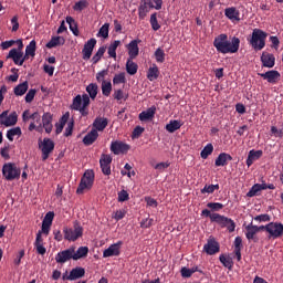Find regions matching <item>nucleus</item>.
<instances>
[{"instance_id":"47","label":"nucleus","mask_w":283,"mask_h":283,"mask_svg":"<svg viewBox=\"0 0 283 283\" xmlns=\"http://www.w3.org/2000/svg\"><path fill=\"white\" fill-rule=\"evenodd\" d=\"M14 136H21V127H14L7 132V138L12 143Z\"/></svg>"},{"instance_id":"59","label":"nucleus","mask_w":283,"mask_h":283,"mask_svg":"<svg viewBox=\"0 0 283 283\" xmlns=\"http://www.w3.org/2000/svg\"><path fill=\"white\" fill-rule=\"evenodd\" d=\"M144 132H145V127L136 126L132 133V138H140Z\"/></svg>"},{"instance_id":"13","label":"nucleus","mask_w":283,"mask_h":283,"mask_svg":"<svg viewBox=\"0 0 283 283\" xmlns=\"http://www.w3.org/2000/svg\"><path fill=\"white\" fill-rule=\"evenodd\" d=\"M94 48H96V39L92 38L84 44V48L82 50L84 61H90V59H92Z\"/></svg>"},{"instance_id":"36","label":"nucleus","mask_w":283,"mask_h":283,"mask_svg":"<svg viewBox=\"0 0 283 283\" xmlns=\"http://www.w3.org/2000/svg\"><path fill=\"white\" fill-rule=\"evenodd\" d=\"M86 92L90 95L88 98L95 101L96 96H98V85L94 83L88 84L86 86Z\"/></svg>"},{"instance_id":"48","label":"nucleus","mask_w":283,"mask_h":283,"mask_svg":"<svg viewBox=\"0 0 283 283\" xmlns=\"http://www.w3.org/2000/svg\"><path fill=\"white\" fill-rule=\"evenodd\" d=\"M90 2H87V0H80L73 6V10L75 12H83V10H85V8H87Z\"/></svg>"},{"instance_id":"24","label":"nucleus","mask_w":283,"mask_h":283,"mask_svg":"<svg viewBox=\"0 0 283 283\" xmlns=\"http://www.w3.org/2000/svg\"><path fill=\"white\" fill-rule=\"evenodd\" d=\"M154 116H156V106H151L147 111H143L139 114V120L145 123L147 120H151L154 118Z\"/></svg>"},{"instance_id":"6","label":"nucleus","mask_w":283,"mask_h":283,"mask_svg":"<svg viewBox=\"0 0 283 283\" xmlns=\"http://www.w3.org/2000/svg\"><path fill=\"white\" fill-rule=\"evenodd\" d=\"M213 221L221 227V229H227L229 233H233L235 231V221L229 217H224L220 213L214 214Z\"/></svg>"},{"instance_id":"63","label":"nucleus","mask_w":283,"mask_h":283,"mask_svg":"<svg viewBox=\"0 0 283 283\" xmlns=\"http://www.w3.org/2000/svg\"><path fill=\"white\" fill-rule=\"evenodd\" d=\"M53 220H54V212L49 211V212L45 214V217H44V219H43L42 222H44V223H46V224H52V221H53Z\"/></svg>"},{"instance_id":"56","label":"nucleus","mask_w":283,"mask_h":283,"mask_svg":"<svg viewBox=\"0 0 283 283\" xmlns=\"http://www.w3.org/2000/svg\"><path fill=\"white\" fill-rule=\"evenodd\" d=\"M118 202H127L129 200V192L127 190H122L117 193Z\"/></svg>"},{"instance_id":"40","label":"nucleus","mask_w":283,"mask_h":283,"mask_svg":"<svg viewBox=\"0 0 283 283\" xmlns=\"http://www.w3.org/2000/svg\"><path fill=\"white\" fill-rule=\"evenodd\" d=\"M28 88H29V84L25 81V82L19 84L18 86H15L13 88V92H14L15 96H23V94H25V92H28Z\"/></svg>"},{"instance_id":"52","label":"nucleus","mask_w":283,"mask_h":283,"mask_svg":"<svg viewBox=\"0 0 283 283\" xmlns=\"http://www.w3.org/2000/svg\"><path fill=\"white\" fill-rule=\"evenodd\" d=\"M97 36H102L103 39H107L109 36V23H104L101 27Z\"/></svg>"},{"instance_id":"53","label":"nucleus","mask_w":283,"mask_h":283,"mask_svg":"<svg viewBox=\"0 0 283 283\" xmlns=\"http://www.w3.org/2000/svg\"><path fill=\"white\" fill-rule=\"evenodd\" d=\"M113 98H115V101H127V98H129V95L125 94V92L119 88L114 92Z\"/></svg>"},{"instance_id":"28","label":"nucleus","mask_w":283,"mask_h":283,"mask_svg":"<svg viewBox=\"0 0 283 283\" xmlns=\"http://www.w3.org/2000/svg\"><path fill=\"white\" fill-rule=\"evenodd\" d=\"M7 59H12L13 63L19 65V63H21V59H23V52L17 49H11Z\"/></svg>"},{"instance_id":"32","label":"nucleus","mask_w":283,"mask_h":283,"mask_svg":"<svg viewBox=\"0 0 283 283\" xmlns=\"http://www.w3.org/2000/svg\"><path fill=\"white\" fill-rule=\"evenodd\" d=\"M158 76H160V70H158V65L153 64V66L148 69L147 78L148 81L154 82L158 80Z\"/></svg>"},{"instance_id":"9","label":"nucleus","mask_w":283,"mask_h":283,"mask_svg":"<svg viewBox=\"0 0 283 283\" xmlns=\"http://www.w3.org/2000/svg\"><path fill=\"white\" fill-rule=\"evenodd\" d=\"M19 120V115H17V112L11 113L8 116V111H4L0 114V125H4V127H13V125H17Z\"/></svg>"},{"instance_id":"10","label":"nucleus","mask_w":283,"mask_h":283,"mask_svg":"<svg viewBox=\"0 0 283 283\" xmlns=\"http://www.w3.org/2000/svg\"><path fill=\"white\" fill-rule=\"evenodd\" d=\"M70 260H74V248H69L64 251H60L55 255V262L57 264H65V262H70Z\"/></svg>"},{"instance_id":"7","label":"nucleus","mask_w":283,"mask_h":283,"mask_svg":"<svg viewBox=\"0 0 283 283\" xmlns=\"http://www.w3.org/2000/svg\"><path fill=\"white\" fill-rule=\"evenodd\" d=\"M39 148L42 151V160H48L50 155L54 151V142L50 138H44L39 143Z\"/></svg>"},{"instance_id":"35","label":"nucleus","mask_w":283,"mask_h":283,"mask_svg":"<svg viewBox=\"0 0 283 283\" xmlns=\"http://www.w3.org/2000/svg\"><path fill=\"white\" fill-rule=\"evenodd\" d=\"M245 238L247 240H255V235L258 233V226L250 223L245 227Z\"/></svg>"},{"instance_id":"5","label":"nucleus","mask_w":283,"mask_h":283,"mask_svg":"<svg viewBox=\"0 0 283 283\" xmlns=\"http://www.w3.org/2000/svg\"><path fill=\"white\" fill-rule=\"evenodd\" d=\"M64 239L69 240V242H76L78 238H83V227H81V223L78 221H75L72 228L65 227L63 229Z\"/></svg>"},{"instance_id":"38","label":"nucleus","mask_w":283,"mask_h":283,"mask_svg":"<svg viewBox=\"0 0 283 283\" xmlns=\"http://www.w3.org/2000/svg\"><path fill=\"white\" fill-rule=\"evenodd\" d=\"M105 52H107V46H101L97 50V52L92 57L93 65H96V63H98L103 59V56L105 55Z\"/></svg>"},{"instance_id":"55","label":"nucleus","mask_w":283,"mask_h":283,"mask_svg":"<svg viewBox=\"0 0 283 283\" xmlns=\"http://www.w3.org/2000/svg\"><path fill=\"white\" fill-rule=\"evenodd\" d=\"M155 59L157 61V63H165V51L160 48H158L155 51Z\"/></svg>"},{"instance_id":"61","label":"nucleus","mask_w":283,"mask_h":283,"mask_svg":"<svg viewBox=\"0 0 283 283\" xmlns=\"http://www.w3.org/2000/svg\"><path fill=\"white\" fill-rule=\"evenodd\" d=\"M34 96H36V90L31 88L25 95V103H32L34 101Z\"/></svg>"},{"instance_id":"29","label":"nucleus","mask_w":283,"mask_h":283,"mask_svg":"<svg viewBox=\"0 0 283 283\" xmlns=\"http://www.w3.org/2000/svg\"><path fill=\"white\" fill-rule=\"evenodd\" d=\"M182 127V122L178 119H170V122L166 125L165 129L169 134H174L175 132H178Z\"/></svg>"},{"instance_id":"60","label":"nucleus","mask_w":283,"mask_h":283,"mask_svg":"<svg viewBox=\"0 0 283 283\" xmlns=\"http://www.w3.org/2000/svg\"><path fill=\"white\" fill-rule=\"evenodd\" d=\"M255 222H271V216L270 214H259L254 217Z\"/></svg>"},{"instance_id":"23","label":"nucleus","mask_w":283,"mask_h":283,"mask_svg":"<svg viewBox=\"0 0 283 283\" xmlns=\"http://www.w3.org/2000/svg\"><path fill=\"white\" fill-rule=\"evenodd\" d=\"M109 122L105 117H96L93 122V129L96 132H104Z\"/></svg>"},{"instance_id":"43","label":"nucleus","mask_w":283,"mask_h":283,"mask_svg":"<svg viewBox=\"0 0 283 283\" xmlns=\"http://www.w3.org/2000/svg\"><path fill=\"white\" fill-rule=\"evenodd\" d=\"M83 107V95H76L73 98L72 105H71V109H73L74 112H77V109H81Z\"/></svg>"},{"instance_id":"44","label":"nucleus","mask_w":283,"mask_h":283,"mask_svg":"<svg viewBox=\"0 0 283 283\" xmlns=\"http://www.w3.org/2000/svg\"><path fill=\"white\" fill-rule=\"evenodd\" d=\"M213 154V144H207L200 153L201 158L207 160Z\"/></svg>"},{"instance_id":"18","label":"nucleus","mask_w":283,"mask_h":283,"mask_svg":"<svg viewBox=\"0 0 283 283\" xmlns=\"http://www.w3.org/2000/svg\"><path fill=\"white\" fill-rule=\"evenodd\" d=\"M52 114L44 113L42 116V130L44 129L46 134H52L53 125H52Z\"/></svg>"},{"instance_id":"17","label":"nucleus","mask_w":283,"mask_h":283,"mask_svg":"<svg viewBox=\"0 0 283 283\" xmlns=\"http://www.w3.org/2000/svg\"><path fill=\"white\" fill-rule=\"evenodd\" d=\"M140 43V40H133L130 41L126 48L128 50V59H136L138 54H140V49L138 48V44Z\"/></svg>"},{"instance_id":"51","label":"nucleus","mask_w":283,"mask_h":283,"mask_svg":"<svg viewBox=\"0 0 283 283\" xmlns=\"http://www.w3.org/2000/svg\"><path fill=\"white\" fill-rule=\"evenodd\" d=\"M102 94L103 96H109L112 94V82H102Z\"/></svg>"},{"instance_id":"2","label":"nucleus","mask_w":283,"mask_h":283,"mask_svg":"<svg viewBox=\"0 0 283 283\" xmlns=\"http://www.w3.org/2000/svg\"><path fill=\"white\" fill-rule=\"evenodd\" d=\"M266 36H269L268 32H264L262 29H254L251 39L249 40L251 48H253L255 52L264 50L266 46Z\"/></svg>"},{"instance_id":"37","label":"nucleus","mask_w":283,"mask_h":283,"mask_svg":"<svg viewBox=\"0 0 283 283\" xmlns=\"http://www.w3.org/2000/svg\"><path fill=\"white\" fill-rule=\"evenodd\" d=\"M66 23L69 24V28L71 32L74 34V36H78V24H76V20L72 17H66Z\"/></svg>"},{"instance_id":"21","label":"nucleus","mask_w":283,"mask_h":283,"mask_svg":"<svg viewBox=\"0 0 283 283\" xmlns=\"http://www.w3.org/2000/svg\"><path fill=\"white\" fill-rule=\"evenodd\" d=\"M261 63L263 67H275V55L271 53H262Z\"/></svg>"},{"instance_id":"62","label":"nucleus","mask_w":283,"mask_h":283,"mask_svg":"<svg viewBox=\"0 0 283 283\" xmlns=\"http://www.w3.org/2000/svg\"><path fill=\"white\" fill-rule=\"evenodd\" d=\"M180 274H181V277H186V279H189L191 277V275H193V273L191 272V269H188L186 266L181 268Z\"/></svg>"},{"instance_id":"54","label":"nucleus","mask_w":283,"mask_h":283,"mask_svg":"<svg viewBox=\"0 0 283 283\" xmlns=\"http://www.w3.org/2000/svg\"><path fill=\"white\" fill-rule=\"evenodd\" d=\"M220 189V185H206L203 189H201V193H213V191H218Z\"/></svg>"},{"instance_id":"8","label":"nucleus","mask_w":283,"mask_h":283,"mask_svg":"<svg viewBox=\"0 0 283 283\" xmlns=\"http://www.w3.org/2000/svg\"><path fill=\"white\" fill-rule=\"evenodd\" d=\"M268 233L269 240H277V238H282L283 235V224L282 222H270L268 223Z\"/></svg>"},{"instance_id":"45","label":"nucleus","mask_w":283,"mask_h":283,"mask_svg":"<svg viewBox=\"0 0 283 283\" xmlns=\"http://www.w3.org/2000/svg\"><path fill=\"white\" fill-rule=\"evenodd\" d=\"M27 56H35L36 55V41L32 40L29 45L25 48Z\"/></svg>"},{"instance_id":"34","label":"nucleus","mask_w":283,"mask_h":283,"mask_svg":"<svg viewBox=\"0 0 283 283\" xmlns=\"http://www.w3.org/2000/svg\"><path fill=\"white\" fill-rule=\"evenodd\" d=\"M126 72L130 76H134L138 72V64L134 62V59H129L126 62Z\"/></svg>"},{"instance_id":"42","label":"nucleus","mask_w":283,"mask_h":283,"mask_svg":"<svg viewBox=\"0 0 283 283\" xmlns=\"http://www.w3.org/2000/svg\"><path fill=\"white\" fill-rule=\"evenodd\" d=\"M219 260H220L221 264H223V266H226V269H229V271H232L233 259H231V256H226L224 254H221L219 256Z\"/></svg>"},{"instance_id":"4","label":"nucleus","mask_w":283,"mask_h":283,"mask_svg":"<svg viewBox=\"0 0 283 283\" xmlns=\"http://www.w3.org/2000/svg\"><path fill=\"white\" fill-rule=\"evenodd\" d=\"M94 170H86L81 178L80 185L76 189V193L81 196L82 193H85V189L90 191V189L94 187Z\"/></svg>"},{"instance_id":"11","label":"nucleus","mask_w":283,"mask_h":283,"mask_svg":"<svg viewBox=\"0 0 283 283\" xmlns=\"http://www.w3.org/2000/svg\"><path fill=\"white\" fill-rule=\"evenodd\" d=\"M99 167L104 176L112 175V156L103 154L99 159Z\"/></svg>"},{"instance_id":"19","label":"nucleus","mask_w":283,"mask_h":283,"mask_svg":"<svg viewBox=\"0 0 283 283\" xmlns=\"http://www.w3.org/2000/svg\"><path fill=\"white\" fill-rule=\"evenodd\" d=\"M231 160H233V157L230 154L221 153L214 160V165L216 167H227Z\"/></svg>"},{"instance_id":"39","label":"nucleus","mask_w":283,"mask_h":283,"mask_svg":"<svg viewBox=\"0 0 283 283\" xmlns=\"http://www.w3.org/2000/svg\"><path fill=\"white\" fill-rule=\"evenodd\" d=\"M148 13H149V2H144L138 8V17L140 21L145 20Z\"/></svg>"},{"instance_id":"46","label":"nucleus","mask_w":283,"mask_h":283,"mask_svg":"<svg viewBox=\"0 0 283 283\" xmlns=\"http://www.w3.org/2000/svg\"><path fill=\"white\" fill-rule=\"evenodd\" d=\"M264 187L261 186V184H255L251 187V189L248 191L247 197L253 198L256 193H260Z\"/></svg>"},{"instance_id":"20","label":"nucleus","mask_w":283,"mask_h":283,"mask_svg":"<svg viewBox=\"0 0 283 283\" xmlns=\"http://www.w3.org/2000/svg\"><path fill=\"white\" fill-rule=\"evenodd\" d=\"M263 155H264V151H262V150H255V149L250 150L248 154L245 165L248 167H251V165H253V163H255V160H260L261 156H263Z\"/></svg>"},{"instance_id":"49","label":"nucleus","mask_w":283,"mask_h":283,"mask_svg":"<svg viewBox=\"0 0 283 283\" xmlns=\"http://www.w3.org/2000/svg\"><path fill=\"white\" fill-rule=\"evenodd\" d=\"M127 83V77H125V73H118L115 74V76L113 77V85H120Z\"/></svg>"},{"instance_id":"16","label":"nucleus","mask_w":283,"mask_h":283,"mask_svg":"<svg viewBox=\"0 0 283 283\" xmlns=\"http://www.w3.org/2000/svg\"><path fill=\"white\" fill-rule=\"evenodd\" d=\"M259 76H261V78H263L264 81H268V83H272L273 85H275V83H277L282 75L279 71L272 70L265 73H259Z\"/></svg>"},{"instance_id":"57","label":"nucleus","mask_w":283,"mask_h":283,"mask_svg":"<svg viewBox=\"0 0 283 283\" xmlns=\"http://www.w3.org/2000/svg\"><path fill=\"white\" fill-rule=\"evenodd\" d=\"M207 207L208 209H211V211H220L221 209H224V205L220 202H208Z\"/></svg>"},{"instance_id":"30","label":"nucleus","mask_w":283,"mask_h":283,"mask_svg":"<svg viewBox=\"0 0 283 283\" xmlns=\"http://www.w3.org/2000/svg\"><path fill=\"white\" fill-rule=\"evenodd\" d=\"M87 253H90V248L80 247L77 251L73 248V260H81L82 258H87Z\"/></svg>"},{"instance_id":"31","label":"nucleus","mask_w":283,"mask_h":283,"mask_svg":"<svg viewBox=\"0 0 283 283\" xmlns=\"http://www.w3.org/2000/svg\"><path fill=\"white\" fill-rule=\"evenodd\" d=\"M67 120H70V112L65 113L60 120L55 124V133L56 135L63 132V127H65Z\"/></svg>"},{"instance_id":"15","label":"nucleus","mask_w":283,"mask_h":283,"mask_svg":"<svg viewBox=\"0 0 283 283\" xmlns=\"http://www.w3.org/2000/svg\"><path fill=\"white\" fill-rule=\"evenodd\" d=\"M203 251H206L208 255H216V253H220V243H218L216 239H210L207 244L203 245Z\"/></svg>"},{"instance_id":"41","label":"nucleus","mask_w":283,"mask_h":283,"mask_svg":"<svg viewBox=\"0 0 283 283\" xmlns=\"http://www.w3.org/2000/svg\"><path fill=\"white\" fill-rule=\"evenodd\" d=\"M119 45H120V40H115L109 44L107 53H108V56H111V59H116V50H118Z\"/></svg>"},{"instance_id":"58","label":"nucleus","mask_w":283,"mask_h":283,"mask_svg":"<svg viewBox=\"0 0 283 283\" xmlns=\"http://www.w3.org/2000/svg\"><path fill=\"white\" fill-rule=\"evenodd\" d=\"M125 216H127V210L120 209L114 213L113 218H114V220H116V222H118V221L123 220V218H125Z\"/></svg>"},{"instance_id":"22","label":"nucleus","mask_w":283,"mask_h":283,"mask_svg":"<svg viewBox=\"0 0 283 283\" xmlns=\"http://www.w3.org/2000/svg\"><path fill=\"white\" fill-rule=\"evenodd\" d=\"M97 139L98 132L92 128V130L84 136L83 144L86 145V147H90V145H94V143H96Z\"/></svg>"},{"instance_id":"50","label":"nucleus","mask_w":283,"mask_h":283,"mask_svg":"<svg viewBox=\"0 0 283 283\" xmlns=\"http://www.w3.org/2000/svg\"><path fill=\"white\" fill-rule=\"evenodd\" d=\"M150 25L154 32H158L160 29V23H158V13H153L150 15Z\"/></svg>"},{"instance_id":"14","label":"nucleus","mask_w":283,"mask_h":283,"mask_svg":"<svg viewBox=\"0 0 283 283\" xmlns=\"http://www.w3.org/2000/svg\"><path fill=\"white\" fill-rule=\"evenodd\" d=\"M111 151L114 153L115 156H118L119 154H127L129 151V145L119 140L112 142Z\"/></svg>"},{"instance_id":"12","label":"nucleus","mask_w":283,"mask_h":283,"mask_svg":"<svg viewBox=\"0 0 283 283\" xmlns=\"http://www.w3.org/2000/svg\"><path fill=\"white\" fill-rule=\"evenodd\" d=\"M120 247H123V241H117L114 244H111L103 252V258H114L120 255Z\"/></svg>"},{"instance_id":"64","label":"nucleus","mask_w":283,"mask_h":283,"mask_svg":"<svg viewBox=\"0 0 283 283\" xmlns=\"http://www.w3.org/2000/svg\"><path fill=\"white\" fill-rule=\"evenodd\" d=\"M107 74H108V71L107 70H103V71H101V72H98L97 74H96V81L98 82V83H103V81H105V76H107Z\"/></svg>"},{"instance_id":"26","label":"nucleus","mask_w":283,"mask_h":283,"mask_svg":"<svg viewBox=\"0 0 283 283\" xmlns=\"http://www.w3.org/2000/svg\"><path fill=\"white\" fill-rule=\"evenodd\" d=\"M59 45H65V38L63 36H52L51 40L46 43L48 50H52V48H59Z\"/></svg>"},{"instance_id":"25","label":"nucleus","mask_w":283,"mask_h":283,"mask_svg":"<svg viewBox=\"0 0 283 283\" xmlns=\"http://www.w3.org/2000/svg\"><path fill=\"white\" fill-rule=\"evenodd\" d=\"M81 277H85V269L81 266H76L70 272V282H74L75 280H81Z\"/></svg>"},{"instance_id":"3","label":"nucleus","mask_w":283,"mask_h":283,"mask_svg":"<svg viewBox=\"0 0 283 283\" xmlns=\"http://www.w3.org/2000/svg\"><path fill=\"white\" fill-rule=\"evenodd\" d=\"M2 176L4 180L12 182V180H19L21 178V168L14 163H7L2 166Z\"/></svg>"},{"instance_id":"1","label":"nucleus","mask_w":283,"mask_h":283,"mask_svg":"<svg viewBox=\"0 0 283 283\" xmlns=\"http://www.w3.org/2000/svg\"><path fill=\"white\" fill-rule=\"evenodd\" d=\"M213 48H216L219 54H237L240 50V38L221 33L213 40Z\"/></svg>"},{"instance_id":"27","label":"nucleus","mask_w":283,"mask_h":283,"mask_svg":"<svg viewBox=\"0 0 283 283\" xmlns=\"http://www.w3.org/2000/svg\"><path fill=\"white\" fill-rule=\"evenodd\" d=\"M224 15L230 19V21H240V11L235 9V7L227 8Z\"/></svg>"},{"instance_id":"33","label":"nucleus","mask_w":283,"mask_h":283,"mask_svg":"<svg viewBox=\"0 0 283 283\" xmlns=\"http://www.w3.org/2000/svg\"><path fill=\"white\" fill-rule=\"evenodd\" d=\"M90 107V95L83 94V104L77 112H80L81 116H87L90 114V111L87 109Z\"/></svg>"}]
</instances>
